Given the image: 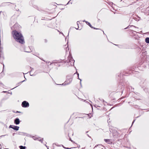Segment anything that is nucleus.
<instances>
[{
	"mask_svg": "<svg viewBox=\"0 0 149 149\" xmlns=\"http://www.w3.org/2000/svg\"><path fill=\"white\" fill-rule=\"evenodd\" d=\"M12 34L17 42L22 44H24L25 43L24 38L20 32L16 30L13 31L12 32Z\"/></svg>",
	"mask_w": 149,
	"mask_h": 149,
	"instance_id": "nucleus-1",
	"label": "nucleus"
},
{
	"mask_svg": "<svg viewBox=\"0 0 149 149\" xmlns=\"http://www.w3.org/2000/svg\"><path fill=\"white\" fill-rule=\"evenodd\" d=\"M4 56L3 55V54L2 53V54H0V63L1 64H3V70L1 72V73H2V72H3V70L4 68V64L3 63V60H4Z\"/></svg>",
	"mask_w": 149,
	"mask_h": 149,
	"instance_id": "nucleus-2",
	"label": "nucleus"
},
{
	"mask_svg": "<svg viewBox=\"0 0 149 149\" xmlns=\"http://www.w3.org/2000/svg\"><path fill=\"white\" fill-rule=\"evenodd\" d=\"M21 105L23 107H28V102L26 101H24L22 102Z\"/></svg>",
	"mask_w": 149,
	"mask_h": 149,
	"instance_id": "nucleus-3",
	"label": "nucleus"
},
{
	"mask_svg": "<svg viewBox=\"0 0 149 149\" xmlns=\"http://www.w3.org/2000/svg\"><path fill=\"white\" fill-rule=\"evenodd\" d=\"M9 128H11L17 131L19 130V127L17 126L10 125L9 126Z\"/></svg>",
	"mask_w": 149,
	"mask_h": 149,
	"instance_id": "nucleus-4",
	"label": "nucleus"
},
{
	"mask_svg": "<svg viewBox=\"0 0 149 149\" xmlns=\"http://www.w3.org/2000/svg\"><path fill=\"white\" fill-rule=\"evenodd\" d=\"M20 123L19 119L18 118H16L14 120V123L16 125H18Z\"/></svg>",
	"mask_w": 149,
	"mask_h": 149,
	"instance_id": "nucleus-5",
	"label": "nucleus"
},
{
	"mask_svg": "<svg viewBox=\"0 0 149 149\" xmlns=\"http://www.w3.org/2000/svg\"><path fill=\"white\" fill-rule=\"evenodd\" d=\"M9 3H3L1 5L2 6H6V5H9V4H7Z\"/></svg>",
	"mask_w": 149,
	"mask_h": 149,
	"instance_id": "nucleus-6",
	"label": "nucleus"
},
{
	"mask_svg": "<svg viewBox=\"0 0 149 149\" xmlns=\"http://www.w3.org/2000/svg\"><path fill=\"white\" fill-rule=\"evenodd\" d=\"M145 41L146 43H149V38H147L146 39Z\"/></svg>",
	"mask_w": 149,
	"mask_h": 149,
	"instance_id": "nucleus-7",
	"label": "nucleus"
},
{
	"mask_svg": "<svg viewBox=\"0 0 149 149\" xmlns=\"http://www.w3.org/2000/svg\"><path fill=\"white\" fill-rule=\"evenodd\" d=\"M19 147L20 149H25L26 148L25 146H19Z\"/></svg>",
	"mask_w": 149,
	"mask_h": 149,
	"instance_id": "nucleus-8",
	"label": "nucleus"
},
{
	"mask_svg": "<svg viewBox=\"0 0 149 149\" xmlns=\"http://www.w3.org/2000/svg\"><path fill=\"white\" fill-rule=\"evenodd\" d=\"M104 141L105 142L107 143H109L110 140L109 139H105Z\"/></svg>",
	"mask_w": 149,
	"mask_h": 149,
	"instance_id": "nucleus-9",
	"label": "nucleus"
},
{
	"mask_svg": "<svg viewBox=\"0 0 149 149\" xmlns=\"http://www.w3.org/2000/svg\"><path fill=\"white\" fill-rule=\"evenodd\" d=\"M86 22V23L87 24H88V25L91 27H92L91 26V25L90 24L89 22Z\"/></svg>",
	"mask_w": 149,
	"mask_h": 149,
	"instance_id": "nucleus-10",
	"label": "nucleus"
},
{
	"mask_svg": "<svg viewBox=\"0 0 149 149\" xmlns=\"http://www.w3.org/2000/svg\"><path fill=\"white\" fill-rule=\"evenodd\" d=\"M33 138L34 140H36L38 139L37 137L36 136H33Z\"/></svg>",
	"mask_w": 149,
	"mask_h": 149,
	"instance_id": "nucleus-11",
	"label": "nucleus"
},
{
	"mask_svg": "<svg viewBox=\"0 0 149 149\" xmlns=\"http://www.w3.org/2000/svg\"><path fill=\"white\" fill-rule=\"evenodd\" d=\"M6 135L8 136V134H6V135H1V136H0V137H3V136H6Z\"/></svg>",
	"mask_w": 149,
	"mask_h": 149,
	"instance_id": "nucleus-12",
	"label": "nucleus"
},
{
	"mask_svg": "<svg viewBox=\"0 0 149 149\" xmlns=\"http://www.w3.org/2000/svg\"><path fill=\"white\" fill-rule=\"evenodd\" d=\"M0 52H1V53L0 54H2V53H2V50L1 49V47H0Z\"/></svg>",
	"mask_w": 149,
	"mask_h": 149,
	"instance_id": "nucleus-13",
	"label": "nucleus"
},
{
	"mask_svg": "<svg viewBox=\"0 0 149 149\" xmlns=\"http://www.w3.org/2000/svg\"><path fill=\"white\" fill-rule=\"evenodd\" d=\"M24 81V80L22 81H21L20 83H21L22 82H23Z\"/></svg>",
	"mask_w": 149,
	"mask_h": 149,
	"instance_id": "nucleus-14",
	"label": "nucleus"
},
{
	"mask_svg": "<svg viewBox=\"0 0 149 149\" xmlns=\"http://www.w3.org/2000/svg\"><path fill=\"white\" fill-rule=\"evenodd\" d=\"M3 93H6V92H7V91H3Z\"/></svg>",
	"mask_w": 149,
	"mask_h": 149,
	"instance_id": "nucleus-15",
	"label": "nucleus"
},
{
	"mask_svg": "<svg viewBox=\"0 0 149 149\" xmlns=\"http://www.w3.org/2000/svg\"><path fill=\"white\" fill-rule=\"evenodd\" d=\"M30 74L31 75H32L31 74V72H30Z\"/></svg>",
	"mask_w": 149,
	"mask_h": 149,
	"instance_id": "nucleus-16",
	"label": "nucleus"
},
{
	"mask_svg": "<svg viewBox=\"0 0 149 149\" xmlns=\"http://www.w3.org/2000/svg\"><path fill=\"white\" fill-rule=\"evenodd\" d=\"M24 52H28V51H25L24 50Z\"/></svg>",
	"mask_w": 149,
	"mask_h": 149,
	"instance_id": "nucleus-17",
	"label": "nucleus"
},
{
	"mask_svg": "<svg viewBox=\"0 0 149 149\" xmlns=\"http://www.w3.org/2000/svg\"><path fill=\"white\" fill-rule=\"evenodd\" d=\"M18 112H19L18 111H17L16 113H18Z\"/></svg>",
	"mask_w": 149,
	"mask_h": 149,
	"instance_id": "nucleus-18",
	"label": "nucleus"
},
{
	"mask_svg": "<svg viewBox=\"0 0 149 149\" xmlns=\"http://www.w3.org/2000/svg\"><path fill=\"white\" fill-rule=\"evenodd\" d=\"M17 11H19V9H18V10H16Z\"/></svg>",
	"mask_w": 149,
	"mask_h": 149,
	"instance_id": "nucleus-19",
	"label": "nucleus"
},
{
	"mask_svg": "<svg viewBox=\"0 0 149 149\" xmlns=\"http://www.w3.org/2000/svg\"><path fill=\"white\" fill-rule=\"evenodd\" d=\"M97 148V147H95V148H95H95Z\"/></svg>",
	"mask_w": 149,
	"mask_h": 149,
	"instance_id": "nucleus-20",
	"label": "nucleus"
},
{
	"mask_svg": "<svg viewBox=\"0 0 149 149\" xmlns=\"http://www.w3.org/2000/svg\"><path fill=\"white\" fill-rule=\"evenodd\" d=\"M3 49V48H1V50H2V49Z\"/></svg>",
	"mask_w": 149,
	"mask_h": 149,
	"instance_id": "nucleus-21",
	"label": "nucleus"
},
{
	"mask_svg": "<svg viewBox=\"0 0 149 149\" xmlns=\"http://www.w3.org/2000/svg\"><path fill=\"white\" fill-rule=\"evenodd\" d=\"M78 77H79V74H78Z\"/></svg>",
	"mask_w": 149,
	"mask_h": 149,
	"instance_id": "nucleus-22",
	"label": "nucleus"
},
{
	"mask_svg": "<svg viewBox=\"0 0 149 149\" xmlns=\"http://www.w3.org/2000/svg\"><path fill=\"white\" fill-rule=\"evenodd\" d=\"M40 141H42V140H40Z\"/></svg>",
	"mask_w": 149,
	"mask_h": 149,
	"instance_id": "nucleus-23",
	"label": "nucleus"
},
{
	"mask_svg": "<svg viewBox=\"0 0 149 149\" xmlns=\"http://www.w3.org/2000/svg\"><path fill=\"white\" fill-rule=\"evenodd\" d=\"M134 121L133 122V123H132V124L134 123Z\"/></svg>",
	"mask_w": 149,
	"mask_h": 149,
	"instance_id": "nucleus-24",
	"label": "nucleus"
}]
</instances>
